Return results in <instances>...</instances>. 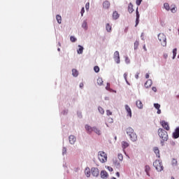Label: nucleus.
<instances>
[{
    "label": "nucleus",
    "instance_id": "obj_54",
    "mask_svg": "<svg viewBox=\"0 0 179 179\" xmlns=\"http://www.w3.org/2000/svg\"><path fill=\"white\" fill-rule=\"evenodd\" d=\"M157 114H162V110L160 109H157Z\"/></svg>",
    "mask_w": 179,
    "mask_h": 179
},
{
    "label": "nucleus",
    "instance_id": "obj_63",
    "mask_svg": "<svg viewBox=\"0 0 179 179\" xmlns=\"http://www.w3.org/2000/svg\"><path fill=\"white\" fill-rule=\"evenodd\" d=\"M58 51H59V48H58Z\"/></svg>",
    "mask_w": 179,
    "mask_h": 179
},
{
    "label": "nucleus",
    "instance_id": "obj_19",
    "mask_svg": "<svg viewBox=\"0 0 179 179\" xmlns=\"http://www.w3.org/2000/svg\"><path fill=\"white\" fill-rule=\"evenodd\" d=\"M136 107H138V108H140V109L143 108V103H142V101L141 100L136 101Z\"/></svg>",
    "mask_w": 179,
    "mask_h": 179
},
{
    "label": "nucleus",
    "instance_id": "obj_47",
    "mask_svg": "<svg viewBox=\"0 0 179 179\" xmlns=\"http://www.w3.org/2000/svg\"><path fill=\"white\" fill-rule=\"evenodd\" d=\"M127 76H128V73H124V79H125L127 83H128V80L127 79Z\"/></svg>",
    "mask_w": 179,
    "mask_h": 179
},
{
    "label": "nucleus",
    "instance_id": "obj_49",
    "mask_svg": "<svg viewBox=\"0 0 179 179\" xmlns=\"http://www.w3.org/2000/svg\"><path fill=\"white\" fill-rule=\"evenodd\" d=\"M106 90H110V83H108L106 87Z\"/></svg>",
    "mask_w": 179,
    "mask_h": 179
},
{
    "label": "nucleus",
    "instance_id": "obj_29",
    "mask_svg": "<svg viewBox=\"0 0 179 179\" xmlns=\"http://www.w3.org/2000/svg\"><path fill=\"white\" fill-rule=\"evenodd\" d=\"M82 27L83 29H85V30H87V22L86 21H83Z\"/></svg>",
    "mask_w": 179,
    "mask_h": 179
},
{
    "label": "nucleus",
    "instance_id": "obj_26",
    "mask_svg": "<svg viewBox=\"0 0 179 179\" xmlns=\"http://www.w3.org/2000/svg\"><path fill=\"white\" fill-rule=\"evenodd\" d=\"M78 48H79L77 50L78 54H83V46L79 45Z\"/></svg>",
    "mask_w": 179,
    "mask_h": 179
},
{
    "label": "nucleus",
    "instance_id": "obj_5",
    "mask_svg": "<svg viewBox=\"0 0 179 179\" xmlns=\"http://www.w3.org/2000/svg\"><path fill=\"white\" fill-rule=\"evenodd\" d=\"M91 173L94 177H99V175L100 174V171L97 168H92L91 169Z\"/></svg>",
    "mask_w": 179,
    "mask_h": 179
},
{
    "label": "nucleus",
    "instance_id": "obj_40",
    "mask_svg": "<svg viewBox=\"0 0 179 179\" xmlns=\"http://www.w3.org/2000/svg\"><path fill=\"white\" fill-rule=\"evenodd\" d=\"M154 107H155V108L157 110H159V109H160V104H159V103H154Z\"/></svg>",
    "mask_w": 179,
    "mask_h": 179
},
{
    "label": "nucleus",
    "instance_id": "obj_41",
    "mask_svg": "<svg viewBox=\"0 0 179 179\" xmlns=\"http://www.w3.org/2000/svg\"><path fill=\"white\" fill-rule=\"evenodd\" d=\"M70 40L72 43H75L76 41V38H75L74 36H71Z\"/></svg>",
    "mask_w": 179,
    "mask_h": 179
},
{
    "label": "nucleus",
    "instance_id": "obj_46",
    "mask_svg": "<svg viewBox=\"0 0 179 179\" xmlns=\"http://www.w3.org/2000/svg\"><path fill=\"white\" fill-rule=\"evenodd\" d=\"M107 115H113V112L110 111V110H106Z\"/></svg>",
    "mask_w": 179,
    "mask_h": 179
},
{
    "label": "nucleus",
    "instance_id": "obj_14",
    "mask_svg": "<svg viewBox=\"0 0 179 179\" xmlns=\"http://www.w3.org/2000/svg\"><path fill=\"white\" fill-rule=\"evenodd\" d=\"M127 10L129 13H132L134 12V5L132 4V3H129Z\"/></svg>",
    "mask_w": 179,
    "mask_h": 179
},
{
    "label": "nucleus",
    "instance_id": "obj_44",
    "mask_svg": "<svg viewBox=\"0 0 179 179\" xmlns=\"http://www.w3.org/2000/svg\"><path fill=\"white\" fill-rule=\"evenodd\" d=\"M108 122H109V124H113V122H114V120H113V118L109 117L108 119Z\"/></svg>",
    "mask_w": 179,
    "mask_h": 179
},
{
    "label": "nucleus",
    "instance_id": "obj_13",
    "mask_svg": "<svg viewBox=\"0 0 179 179\" xmlns=\"http://www.w3.org/2000/svg\"><path fill=\"white\" fill-rule=\"evenodd\" d=\"M173 136L174 139H178V138H179V127L176 129L175 132L173 133Z\"/></svg>",
    "mask_w": 179,
    "mask_h": 179
},
{
    "label": "nucleus",
    "instance_id": "obj_18",
    "mask_svg": "<svg viewBox=\"0 0 179 179\" xmlns=\"http://www.w3.org/2000/svg\"><path fill=\"white\" fill-rule=\"evenodd\" d=\"M101 178H108V173L106 171H101Z\"/></svg>",
    "mask_w": 179,
    "mask_h": 179
},
{
    "label": "nucleus",
    "instance_id": "obj_6",
    "mask_svg": "<svg viewBox=\"0 0 179 179\" xmlns=\"http://www.w3.org/2000/svg\"><path fill=\"white\" fill-rule=\"evenodd\" d=\"M113 59L116 62V64H120V52L115 51L113 55Z\"/></svg>",
    "mask_w": 179,
    "mask_h": 179
},
{
    "label": "nucleus",
    "instance_id": "obj_25",
    "mask_svg": "<svg viewBox=\"0 0 179 179\" xmlns=\"http://www.w3.org/2000/svg\"><path fill=\"white\" fill-rule=\"evenodd\" d=\"M56 19L57 20V23H59V24H61L62 22V17H61V15H57L56 16Z\"/></svg>",
    "mask_w": 179,
    "mask_h": 179
},
{
    "label": "nucleus",
    "instance_id": "obj_24",
    "mask_svg": "<svg viewBox=\"0 0 179 179\" xmlns=\"http://www.w3.org/2000/svg\"><path fill=\"white\" fill-rule=\"evenodd\" d=\"M85 174L86 176V177H90V168H86L85 169Z\"/></svg>",
    "mask_w": 179,
    "mask_h": 179
},
{
    "label": "nucleus",
    "instance_id": "obj_28",
    "mask_svg": "<svg viewBox=\"0 0 179 179\" xmlns=\"http://www.w3.org/2000/svg\"><path fill=\"white\" fill-rule=\"evenodd\" d=\"M72 75L73 76H74L75 78H76L78 76V75H79V73H78V70L76 69H73L72 70Z\"/></svg>",
    "mask_w": 179,
    "mask_h": 179
},
{
    "label": "nucleus",
    "instance_id": "obj_57",
    "mask_svg": "<svg viewBox=\"0 0 179 179\" xmlns=\"http://www.w3.org/2000/svg\"><path fill=\"white\" fill-rule=\"evenodd\" d=\"M145 78L146 79H149V73H146L145 74Z\"/></svg>",
    "mask_w": 179,
    "mask_h": 179
},
{
    "label": "nucleus",
    "instance_id": "obj_56",
    "mask_svg": "<svg viewBox=\"0 0 179 179\" xmlns=\"http://www.w3.org/2000/svg\"><path fill=\"white\" fill-rule=\"evenodd\" d=\"M135 78L136 79H138L139 78V73L136 74Z\"/></svg>",
    "mask_w": 179,
    "mask_h": 179
},
{
    "label": "nucleus",
    "instance_id": "obj_43",
    "mask_svg": "<svg viewBox=\"0 0 179 179\" xmlns=\"http://www.w3.org/2000/svg\"><path fill=\"white\" fill-rule=\"evenodd\" d=\"M90 6V3H87L86 5H85L86 10H89Z\"/></svg>",
    "mask_w": 179,
    "mask_h": 179
},
{
    "label": "nucleus",
    "instance_id": "obj_30",
    "mask_svg": "<svg viewBox=\"0 0 179 179\" xmlns=\"http://www.w3.org/2000/svg\"><path fill=\"white\" fill-rule=\"evenodd\" d=\"M97 85H99V86H101V85H103V78H99L97 79Z\"/></svg>",
    "mask_w": 179,
    "mask_h": 179
},
{
    "label": "nucleus",
    "instance_id": "obj_39",
    "mask_svg": "<svg viewBox=\"0 0 179 179\" xmlns=\"http://www.w3.org/2000/svg\"><path fill=\"white\" fill-rule=\"evenodd\" d=\"M117 157L120 160V162H122L124 157L122 156V154H118Z\"/></svg>",
    "mask_w": 179,
    "mask_h": 179
},
{
    "label": "nucleus",
    "instance_id": "obj_45",
    "mask_svg": "<svg viewBox=\"0 0 179 179\" xmlns=\"http://www.w3.org/2000/svg\"><path fill=\"white\" fill-rule=\"evenodd\" d=\"M136 3L138 6L142 3V0H136Z\"/></svg>",
    "mask_w": 179,
    "mask_h": 179
},
{
    "label": "nucleus",
    "instance_id": "obj_37",
    "mask_svg": "<svg viewBox=\"0 0 179 179\" xmlns=\"http://www.w3.org/2000/svg\"><path fill=\"white\" fill-rule=\"evenodd\" d=\"M114 164L116 167H120L121 164H120V161L115 160V161H114Z\"/></svg>",
    "mask_w": 179,
    "mask_h": 179
},
{
    "label": "nucleus",
    "instance_id": "obj_8",
    "mask_svg": "<svg viewBox=\"0 0 179 179\" xmlns=\"http://www.w3.org/2000/svg\"><path fill=\"white\" fill-rule=\"evenodd\" d=\"M161 125L162 127H163V128H164V129H166V131H170V126H169V123L166 122L164 120H162L161 122Z\"/></svg>",
    "mask_w": 179,
    "mask_h": 179
},
{
    "label": "nucleus",
    "instance_id": "obj_42",
    "mask_svg": "<svg viewBox=\"0 0 179 179\" xmlns=\"http://www.w3.org/2000/svg\"><path fill=\"white\" fill-rule=\"evenodd\" d=\"M172 164H173V166H177V159H173L172 160Z\"/></svg>",
    "mask_w": 179,
    "mask_h": 179
},
{
    "label": "nucleus",
    "instance_id": "obj_35",
    "mask_svg": "<svg viewBox=\"0 0 179 179\" xmlns=\"http://www.w3.org/2000/svg\"><path fill=\"white\" fill-rule=\"evenodd\" d=\"M106 28L107 31H108V32L111 31V25H110V24H106Z\"/></svg>",
    "mask_w": 179,
    "mask_h": 179
},
{
    "label": "nucleus",
    "instance_id": "obj_48",
    "mask_svg": "<svg viewBox=\"0 0 179 179\" xmlns=\"http://www.w3.org/2000/svg\"><path fill=\"white\" fill-rule=\"evenodd\" d=\"M80 13H81V16H83V13H85V7L82 8Z\"/></svg>",
    "mask_w": 179,
    "mask_h": 179
},
{
    "label": "nucleus",
    "instance_id": "obj_55",
    "mask_svg": "<svg viewBox=\"0 0 179 179\" xmlns=\"http://www.w3.org/2000/svg\"><path fill=\"white\" fill-rule=\"evenodd\" d=\"M84 85L83 83H80V87L82 89Z\"/></svg>",
    "mask_w": 179,
    "mask_h": 179
},
{
    "label": "nucleus",
    "instance_id": "obj_31",
    "mask_svg": "<svg viewBox=\"0 0 179 179\" xmlns=\"http://www.w3.org/2000/svg\"><path fill=\"white\" fill-rule=\"evenodd\" d=\"M93 132L96 133L97 135H101V131L99 129H97L96 127H94V131Z\"/></svg>",
    "mask_w": 179,
    "mask_h": 179
},
{
    "label": "nucleus",
    "instance_id": "obj_52",
    "mask_svg": "<svg viewBox=\"0 0 179 179\" xmlns=\"http://www.w3.org/2000/svg\"><path fill=\"white\" fill-rule=\"evenodd\" d=\"M152 90H153V92H157V89L155 87H152Z\"/></svg>",
    "mask_w": 179,
    "mask_h": 179
},
{
    "label": "nucleus",
    "instance_id": "obj_21",
    "mask_svg": "<svg viewBox=\"0 0 179 179\" xmlns=\"http://www.w3.org/2000/svg\"><path fill=\"white\" fill-rule=\"evenodd\" d=\"M145 171L147 174V176H148L149 177H150V173H149V171H150V166H149V165H146L145 167Z\"/></svg>",
    "mask_w": 179,
    "mask_h": 179
},
{
    "label": "nucleus",
    "instance_id": "obj_17",
    "mask_svg": "<svg viewBox=\"0 0 179 179\" xmlns=\"http://www.w3.org/2000/svg\"><path fill=\"white\" fill-rule=\"evenodd\" d=\"M126 132L128 136H129L131 134L135 132V131H134V129H132V127H128L127 129H126Z\"/></svg>",
    "mask_w": 179,
    "mask_h": 179
},
{
    "label": "nucleus",
    "instance_id": "obj_33",
    "mask_svg": "<svg viewBox=\"0 0 179 179\" xmlns=\"http://www.w3.org/2000/svg\"><path fill=\"white\" fill-rule=\"evenodd\" d=\"M98 110L100 114H104V109L101 106H99Z\"/></svg>",
    "mask_w": 179,
    "mask_h": 179
},
{
    "label": "nucleus",
    "instance_id": "obj_58",
    "mask_svg": "<svg viewBox=\"0 0 179 179\" xmlns=\"http://www.w3.org/2000/svg\"><path fill=\"white\" fill-rule=\"evenodd\" d=\"M143 50H145V51H147L148 50L146 49V45H143Z\"/></svg>",
    "mask_w": 179,
    "mask_h": 179
},
{
    "label": "nucleus",
    "instance_id": "obj_51",
    "mask_svg": "<svg viewBox=\"0 0 179 179\" xmlns=\"http://www.w3.org/2000/svg\"><path fill=\"white\" fill-rule=\"evenodd\" d=\"M125 61H126L127 64H129V62H130L129 58H128V57L125 58Z\"/></svg>",
    "mask_w": 179,
    "mask_h": 179
},
{
    "label": "nucleus",
    "instance_id": "obj_36",
    "mask_svg": "<svg viewBox=\"0 0 179 179\" xmlns=\"http://www.w3.org/2000/svg\"><path fill=\"white\" fill-rule=\"evenodd\" d=\"M94 72H96V73H98V72H100V68L98 66H95L94 67Z\"/></svg>",
    "mask_w": 179,
    "mask_h": 179
},
{
    "label": "nucleus",
    "instance_id": "obj_4",
    "mask_svg": "<svg viewBox=\"0 0 179 179\" xmlns=\"http://www.w3.org/2000/svg\"><path fill=\"white\" fill-rule=\"evenodd\" d=\"M153 166L157 171H163V164L159 160H155L153 163Z\"/></svg>",
    "mask_w": 179,
    "mask_h": 179
},
{
    "label": "nucleus",
    "instance_id": "obj_50",
    "mask_svg": "<svg viewBox=\"0 0 179 179\" xmlns=\"http://www.w3.org/2000/svg\"><path fill=\"white\" fill-rule=\"evenodd\" d=\"M108 171H114V169H113V168L111 166H108L107 167Z\"/></svg>",
    "mask_w": 179,
    "mask_h": 179
},
{
    "label": "nucleus",
    "instance_id": "obj_7",
    "mask_svg": "<svg viewBox=\"0 0 179 179\" xmlns=\"http://www.w3.org/2000/svg\"><path fill=\"white\" fill-rule=\"evenodd\" d=\"M129 136L132 142H136V141H138V136H136V133H135V131L131 133Z\"/></svg>",
    "mask_w": 179,
    "mask_h": 179
},
{
    "label": "nucleus",
    "instance_id": "obj_20",
    "mask_svg": "<svg viewBox=\"0 0 179 179\" xmlns=\"http://www.w3.org/2000/svg\"><path fill=\"white\" fill-rule=\"evenodd\" d=\"M154 152H155L157 157H160V150H159V148L155 147Z\"/></svg>",
    "mask_w": 179,
    "mask_h": 179
},
{
    "label": "nucleus",
    "instance_id": "obj_32",
    "mask_svg": "<svg viewBox=\"0 0 179 179\" xmlns=\"http://www.w3.org/2000/svg\"><path fill=\"white\" fill-rule=\"evenodd\" d=\"M138 47H139V41H136L134 42V50H138Z\"/></svg>",
    "mask_w": 179,
    "mask_h": 179
},
{
    "label": "nucleus",
    "instance_id": "obj_12",
    "mask_svg": "<svg viewBox=\"0 0 179 179\" xmlns=\"http://www.w3.org/2000/svg\"><path fill=\"white\" fill-rule=\"evenodd\" d=\"M136 25L135 27H136V26H138V24H139V17H140V15H139V11L138 10V8H136Z\"/></svg>",
    "mask_w": 179,
    "mask_h": 179
},
{
    "label": "nucleus",
    "instance_id": "obj_3",
    "mask_svg": "<svg viewBox=\"0 0 179 179\" xmlns=\"http://www.w3.org/2000/svg\"><path fill=\"white\" fill-rule=\"evenodd\" d=\"M158 40H159L162 47H166V45H167V39L166 38V35L164 34H159L158 35Z\"/></svg>",
    "mask_w": 179,
    "mask_h": 179
},
{
    "label": "nucleus",
    "instance_id": "obj_22",
    "mask_svg": "<svg viewBox=\"0 0 179 179\" xmlns=\"http://www.w3.org/2000/svg\"><path fill=\"white\" fill-rule=\"evenodd\" d=\"M113 19H115V20H117V19H118L120 17V14H118V13H117V11H114L113 13Z\"/></svg>",
    "mask_w": 179,
    "mask_h": 179
},
{
    "label": "nucleus",
    "instance_id": "obj_1",
    "mask_svg": "<svg viewBox=\"0 0 179 179\" xmlns=\"http://www.w3.org/2000/svg\"><path fill=\"white\" fill-rule=\"evenodd\" d=\"M158 135L159 138L162 139L161 141L162 146H164V142H166V141H169V134L167 133V131H166V130L163 129H159Z\"/></svg>",
    "mask_w": 179,
    "mask_h": 179
},
{
    "label": "nucleus",
    "instance_id": "obj_61",
    "mask_svg": "<svg viewBox=\"0 0 179 179\" xmlns=\"http://www.w3.org/2000/svg\"><path fill=\"white\" fill-rule=\"evenodd\" d=\"M106 127H108V124L106 123Z\"/></svg>",
    "mask_w": 179,
    "mask_h": 179
},
{
    "label": "nucleus",
    "instance_id": "obj_53",
    "mask_svg": "<svg viewBox=\"0 0 179 179\" xmlns=\"http://www.w3.org/2000/svg\"><path fill=\"white\" fill-rule=\"evenodd\" d=\"M65 153H66V148H63V155H65Z\"/></svg>",
    "mask_w": 179,
    "mask_h": 179
},
{
    "label": "nucleus",
    "instance_id": "obj_11",
    "mask_svg": "<svg viewBox=\"0 0 179 179\" xmlns=\"http://www.w3.org/2000/svg\"><path fill=\"white\" fill-rule=\"evenodd\" d=\"M110 6H111L110 1H103V9H110Z\"/></svg>",
    "mask_w": 179,
    "mask_h": 179
},
{
    "label": "nucleus",
    "instance_id": "obj_23",
    "mask_svg": "<svg viewBox=\"0 0 179 179\" xmlns=\"http://www.w3.org/2000/svg\"><path fill=\"white\" fill-rule=\"evenodd\" d=\"M128 146H129V143H128V142H127V141L122 142V147L123 148V149H127V148H128Z\"/></svg>",
    "mask_w": 179,
    "mask_h": 179
},
{
    "label": "nucleus",
    "instance_id": "obj_60",
    "mask_svg": "<svg viewBox=\"0 0 179 179\" xmlns=\"http://www.w3.org/2000/svg\"><path fill=\"white\" fill-rule=\"evenodd\" d=\"M111 179H117V178H115V177H113Z\"/></svg>",
    "mask_w": 179,
    "mask_h": 179
},
{
    "label": "nucleus",
    "instance_id": "obj_38",
    "mask_svg": "<svg viewBox=\"0 0 179 179\" xmlns=\"http://www.w3.org/2000/svg\"><path fill=\"white\" fill-rule=\"evenodd\" d=\"M173 59H174V58H176V57L177 55V49H173Z\"/></svg>",
    "mask_w": 179,
    "mask_h": 179
},
{
    "label": "nucleus",
    "instance_id": "obj_10",
    "mask_svg": "<svg viewBox=\"0 0 179 179\" xmlns=\"http://www.w3.org/2000/svg\"><path fill=\"white\" fill-rule=\"evenodd\" d=\"M69 143H71V145H74L75 143L76 142V137H75V136L73 135H71L69 137Z\"/></svg>",
    "mask_w": 179,
    "mask_h": 179
},
{
    "label": "nucleus",
    "instance_id": "obj_34",
    "mask_svg": "<svg viewBox=\"0 0 179 179\" xmlns=\"http://www.w3.org/2000/svg\"><path fill=\"white\" fill-rule=\"evenodd\" d=\"M164 7L166 9V10H170V6L169 5V3H165L164 4Z\"/></svg>",
    "mask_w": 179,
    "mask_h": 179
},
{
    "label": "nucleus",
    "instance_id": "obj_62",
    "mask_svg": "<svg viewBox=\"0 0 179 179\" xmlns=\"http://www.w3.org/2000/svg\"><path fill=\"white\" fill-rule=\"evenodd\" d=\"M171 179H175V178L172 177Z\"/></svg>",
    "mask_w": 179,
    "mask_h": 179
},
{
    "label": "nucleus",
    "instance_id": "obj_27",
    "mask_svg": "<svg viewBox=\"0 0 179 179\" xmlns=\"http://www.w3.org/2000/svg\"><path fill=\"white\" fill-rule=\"evenodd\" d=\"M171 12H172V13H176V12H177V8L176 7V6H171Z\"/></svg>",
    "mask_w": 179,
    "mask_h": 179
},
{
    "label": "nucleus",
    "instance_id": "obj_59",
    "mask_svg": "<svg viewBox=\"0 0 179 179\" xmlns=\"http://www.w3.org/2000/svg\"><path fill=\"white\" fill-rule=\"evenodd\" d=\"M116 176H117V177H120V172H117Z\"/></svg>",
    "mask_w": 179,
    "mask_h": 179
},
{
    "label": "nucleus",
    "instance_id": "obj_15",
    "mask_svg": "<svg viewBox=\"0 0 179 179\" xmlns=\"http://www.w3.org/2000/svg\"><path fill=\"white\" fill-rule=\"evenodd\" d=\"M152 85H153V82L152 81V80L149 79L145 83V87L148 89V87H150L152 86Z\"/></svg>",
    "mask_w": 179,
    "mask_h": 179
},
{
    "label": "nucleus",
    "instance_id": "obj_9",
    "mask_svg": "<svg viewBox=\"0 0 179 179\" xmlns=\"http://www.w3.org/2000/svg\"><path fill=\"white\" fill-rule=\"evenodd\" d=\"M125 110L127 113V115L129 117H132V110H131V108L128 105H125Z\"/></svg>",
    "mask_w": 179,
    "mask_h": 179
},
{
    "label": "nucleus",
    "instance_id": "obj_2",
    "mask_svg": "<svg viewBox=\"0 0 179 179\" xmlns=\"http://www.w3.org/2000/svg\"><path fill=\"white\" fill-rule=\"evenodd\" d=\"M98 159L101 163H106L107 162V154L104 151H99L98 152Z\"/></svg>",
    "mask_w": 179,
    "mask_h": 179
},
{
    "label": "nucleus",
    "instance_id": "obj_16",
    "mask_svg": "<svg viewBox=\"0 0 179 179\" xmlns=\"http://www.w3.org/2000/svg\"><path fill=\"white\" fill-rule=\"evenodd\" d=\"M85 129L87 131L88 134H92L93 132L94 127H92L87 124L85 125Z\"/></svg>",
    "mask_w": 179,
    "mask_h": 179
}]
</instances>
